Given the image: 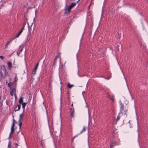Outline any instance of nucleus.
<instances>
[{"label":"nucleus","instance_id":"29","mask_svg":"<svg viewBox=\"0 0 148 148\" xmlns=\"http://www.w3.org/2000/svg\"><path fill=\"white\" fill-rule=\"evenodd\" d=\"M15 144L16 147H17L18 145V144L17 143H16Z\"/></svg>","mask_w":148,"mask_h":148},{"label":"nucleus","instance_id":"9","mask_svg":"<svg viewBox=\"0 0 148 148\" xmlns=\"http://www.w3.org/2000/svg\"><path fill=\"white\" fill-rule=\"evenodd\" d=\"M71 116V117H74V110L73 108H72L70 109Z\"/></svg>","mask_w":148,"mask_h":148},{"label":"nucleus","instance_id":"36","mask_svg":"<svg viewBox=\"0 0 148 148\" xmlns=\"http://www.w3.org/2000/svg\"><path fill=\"white\" fill-rule=\"evenodd\" d=\"M79 1V0L77 2V3Z\"/></svg>","mask_w":148,"mask_h":148},{"label":"nucleus","instance_id":"3","mask_svg":"<svg viewBox=\"0 0 148 148\" xmlns=\"http://www.w3.org/2000/svg\"><path fill=\"white\" fill-rule=\"evenodd\" d=\"M10 95L12 96H13L14 95L15 98L16 99L17 97L16 94L15 87H14L13 88H10Z\"/></svg>","mask_w":148,"mask_h":148},{"label":"nucleus","instance_id":"15","mask_svg":"<svg viewBox=\"0 0 148 148\" xmlns=\"http://www.w3.org/2000/svg\"><path fill=\"white\" fill-rule=\"evenodd\" d=\"M5 3H6V2L5 1H3L2 0L0 2V4H1V6H3V4H5Z\"/></svg>","mask_w":148,"mask_h":148},{"label":"nucleus","instance_id":"18","mask_svg":"<svg viewBox=\"0 0 148 148\" xmlns=\"http://www.w3.org/2000/svg\"><path fill=\"white\" fill-rule=\"evenodd\" d=\"M120 117L121 116H119V115L118 114V116H117L116 119V121H117L119 119Z\"/></svg>","mask_w":148,"mask_h":148},{"label":"nucleus","instance_id":"27","mask_svg":"<svg viewBox=\"0 0 148 148\" xmlns=\"http://www.w3.org/2000/svg\"><path fill=\"white\" fill-rule=\"evenodd\" d=\"M85 93V91H83L82 92V94L83 95H84V94Z\"/></svg>","mask_w":148,"mask_h":148},{"label":"nucleus","instance_id":"19","mask_svg":"<svg viewBox=\"0 0 148 148\" xmlns=\"http://www.w3.org/2000/svg\"><path fill=\"white\" fill-rule=\"evenodd\" d=\"M11 145L10 144V142H9L8 144V148H11Z\"/></svg>","mask_w":148,"mask_h":148},{"label":"nucleus","instance_id":"31","mask_svg":"<svg viewBox=\"0 0 148 148\" xmlns=\"http://www.w3.org/2000/svg\"><path fill=\"white\" fill-rule=\"evenodd\" d=\"M15 80L16 81V80H17V79L16 78V77H15Z\"/></svg>","mask_w":148,"mask_h":148},{"label":"nucleus","instance_id":"12","mask_svg":"<svg viewBox=\"0 0 148 148\" xmlns=\"http://www.w3.org/2000/svg\"><path fill=\"white\" fill-rule=\"evenodd\" d=\"M67 86L68 88H71L72 87L74 86V85L71 84L69 83H68L67 84Z\"/></svg>","mask_w":148,"mask_h":148},{"label":"nucleus","instance_id":"26","mask_svg":"<svg viewBox=\"0 0 148 148\" xmlns=\"http://www.w3.org/2000/svg\"><path fill=\"white\" fill-rule=\"evenodd\" d=\"M26 24V23H24V24H23V27H25V25Z\"/></svg>","mask_w":148,"mask_h":148},{"label":"nucleus","instance_id":"14","mask_svg":"<svg viewBox=\"0 0 148 148\" xmlns=\"http://www.w3.org/2000/svg\"><path fill=\"white\" fill-rule=\"evenodd\" d=\"M115 142L114 141H113L111 143L110 146V148H113L114 147V144H115Z\"/></svg>","mask_w":148,"mask_h":148},{"label":"nucleus","instance_id":"11","mask_svg":"<svg viewBox=\"0 0 148 148\" xmlns=\"http://www.w3.org/2000/svg\"><path fill=\"white\" fill-rule=\"evenodd\" d=\"M76 4V3H72L71 4V5L69 6V7L71 8L72 9L73 7H74Z\"/></svg>","mask_w":148,"mask_h":148},{"label":"nucleus","instance_id":"34","mask_svg":"<svg viewBox=\"0 0 148 148\" xmlns=\"http://www.w3.org/2000/svg\"><path fill=\"white\" fill-rule=\"evenodd\" d=\"M67 94H69V92H67Z\"/></svg>","mask_w":148,"mask_h":148},{"label":"nucleus","instance_id":"8","mask_svg":"<svg viewBox=\"0 0 148 148\" xmlns=\"http://www.w3.org/2000/svg\"><path fill=\"white\" fill-rule=\"evenodd\" d=\"M24 29V27L22 28L21 30L18 33L17 35L16 36V38H18L21 34Z\"/></svg>","mask_w":148,"mask_h":148},{"label":"nucleus","instance_id":"35","mask_svg":"<svg viewBox=\"0 0 148 148\" xmlns=\"http://www.w3.org/2000/svg\"><path fill=\"white\" fill-rule=\"evenodd\" d=\"M110 78V77L109 78H107V79H109Z\"/></svg>","mask_w":148,"mask_h":148},{"label":"nucleus","instance_id":"16","mask_svg":"<svg viewBox=\"0 0 148 148\" xmlns=\"http://www.w3.org/2000/svg\"><path fill=\"white\" fill-rule=\"evenodd\" d=\"M85 131H86V129L85 128V127H84L83 128V129L81 131L80 134H81L83 132H85Z\"/></svg>","mask_w":148,"mask_h":148},{"label":"nucleus","instance_id":"22","mask_svg":"<svg viewBox=\"0 0 148 148\" xmlns=\"http://www.w3.org/2000/svg\"><path fill=\"white\" fill-rule=\"evenodd\" d=\"M58 57H59L58 56H57L55 58L54 60V64H55V63H56V61L57 58Z\"/></svg>","mask_w":148,"mask_h":148},{"label":"nucleus","instance_id":"6","mask_svg":"<svg viewBox=\"0 0 148 148\" xmlns=\"http://www.w3.org/2000/svg\"><path fill=\"white\" fill-rule=\"evenodd\" d=\"M7 64L8 65V68L9 70L11 69L12 67V63L10 61H8L7 62Z\"/></svg>","mask_w":148,"mask_h":148},{"label":"nucleus","instance_id":"23","mask_svg":"<svg viewBox=\"0 0 148 148\" xmlns=\"http://www.w3.org/2000/svg\"><path fill=\"white\" fill-rule=\"evenodd\" d=\"M10 84H11V83H8V87H10V88H12V87H11V85H10Z\"/></svg>","mask_w":148,"mask_h":148},{"label":"nucleus","instance_id":"7","mask_svg":"<svg viewBox=\"0 0 148 148\" xmlns=\"http://www.w3.org/2000/svg\"><path fill=\"white\" fill-rule=\"evenodd\" d=\"M71 9L69 7V5L67 6L65 9V12L66 13H69Z\"/></svg>","mask_w":148,"mask_h":148},{"label":"nucleus","instance_id":"21","mask_svg":"<svg viewBox=\"0 0 148 148\" xmlns=\"http://www.w3.org/2000/svg\"><path fill=\"white\" fill-rule=\"evenodd\" d=\"M11 42V41H8L6 44V46H5V47L6 48L8 45Z\"/></svg>","mask_w":148,"mask_h":148},{"label":"nucleus","instance_id":"4","mask_svg":"<svg viewBox=\"0 0 148 148\" xmlns=\"http://www.w3.org/2000/svg\"><path fill=\"white\" fill-rule=\"evenodd\" d=\"M23 112L20 114L19 115V118L18 122L19 123V126L20 128H21V126L22 125V120L23 116Z\"/></svg>","mask_w":148,"mask_h":148},{"label":"nucleus","instance_id":"30","mask_svg":"<svg viewBox=\"0 0 148 148\" xmlns=\"http://www.w3.org/2000/svg\"><path fill=\"white\" fill-rule=\"evenodd\" d=\"M38 64H39V63H37L36 66H38Z\"/></svg>","mask_w":148,"mask_h":148},{"label":"nucleus","instance_id":"28","mask_svg":"<svg viewBox=\"0 0 148 148\" xmlns=\"http://www.w3.org/2000/svg\"><path fill=\"white\" fill-rule=\"evenodd\" d=\"M30 39V38L29 37H28V38H27V41H28Z\"/></svg>","mask_w":148,"mask_h":148},{"label":"nucleus","instance_id":"10","mask_svg":"<svg viewBox=\"0 0 148 148\" xmlns=\"http://www.w3.org/2000/svg\"><path fill=\"white\" fill-rule=\"evenodd\" d=\"M27 103L26 102H24L22 104V107L23 108V112L25 110V107L26 104H27Z\"/></svg>","mask_w":148,"mask_h":148},{"label":"nucleus","instance_id":"25","mask_svg":"<svg viewBox=\"0 0 148 148\" xmlns=\"http://www.w3.org/2000/svg\"><path fill=\"white\" fill-rule=\"evenodd\" d=\"M38 67V66H35V67H34V69H35L37 70V69Z\"/></svg>","mask_w":148,"mask_h":148},{"label":"nucleus","instance_id":"17","mask_svg":"<svg viewBox=\"0 0 148 148\" xmlns=\"http://www.w3.org/2000/svg\"><path fill=\"white\" fill-rule=\"evenodd\" d=\"M18 107V109L17 110H15V111L16 112L18 110H20L21 108V106L20 105H18L17 106Z\"/></svg>","mask_w":148,"mask_h":148},{"label":"nucleus","instance_id":"37","mask_svg":"<svg viewBox=\"0 0 148 148\" xmlns=\"http://www.w3.org/2000/svg\"><path fill=\"white\" fill-rule=\"evenodd\" d=\"M2 103H1V105H2Z\"/></svg>","mask_w":148,"mask_h":148},{"label":"nucleus","instance_id":"33","mask_svg":"<svg viewBox=\"0 0 148 148\" xmlns=\"http://www.w3.org/2000/svg\"><path fill=\"white\" fill-rule=\"evenodd\" d=\"M29 36H30V35H31V34H30H30H29Z\"/></svg>","mask_w":148,"mask_h":148},{"label":"nucleus","instance_id":"20","mask_svg":"<svg viewBox=\"0 0 148 148\" xmlns=\"http://www.w3.org/2000/svg\"><path fill=\"white\" fill-rule=\"evenodd\" d=\"M36 70L35 69H34L33 71L32 72V73L33 74H34V75H35L36 74Z\"/></svg>","mask_w":148,"mask_h":148},{"label":"nucleus","instance_id":"1","mask_svg":"<svg viewBox=\"0 0 148 148\" xmlns=\"http://www.w3.org/2000/svg\"><path fill=\"white\" fill-rule=\"evenodd\" d=\"M120 112L119 113V116L121 117L123 116L124 117H126L127 115V110L126 109L124 110V109L123 106V104L121 103V101H120Z\"/></svg>","mask_w":148,"mask_h":148},{"label":"nucleus","instance_id":"5","mask_svg":"<svg viewBox=\"0 0 148 148\" xmlns=\"http://www.w3.org/2000/svg\"><path fill=\"white\" fill-rule=\"evenodd\" d=\"M14 119H13V122L12 124V127L11 128V132L10 134V136L14 132Z\"/></svg>","mask_w":148,"mask_h":148},{"label":"nucleus","instance_id":"13","mask_svg":"<svg viewBox=\"0 0 148 148\" xmlns=\"http://www.w3.org/2000/svg\"><path fill=\"white\" fill-rule=\"evenodd\" d=\"M23 97H21L19 99V102L20 104L22 103L23 102Z\"/></svg>","mask_w":148,"mask_h":148},{"label":"nucleus","instance_id":"38","mask_svg":"<svg viewBox=\"0 0 148 148\" xmlns=\"http://www.w3.org/2000/svg\"><path fill=\"white\" fill-rule=\"evenodd\" d=\"M36 12V10H35V12Z\"/></svg>","mask_w":148,"mask_h":148},{"label":"nucleus","instance_id":"24","mask_svg":"<svg viewBox=\"0 0 148 148\" xmlns=\"http://www.w3.org/2000/svg\"><path fill=\"white\" fill-rule=\"evenodd\" d=\"M4 58V57L3 56H0V58H1V59H3Z\"/></svg>","mask_w":148,"mask_h":148},{"label":"nucleus","instance_id":"32","mask_svg":"<svg viewBox=\"0 0 148 148\" xmlns=\"http://www.w3.org/2000/svg\"><path fill=\"white\" fill-rule=\"evenodd\" d=\"M74 136V138H75L76 137V136Z\"/></svg>","mask_w":148,"mask_h":148},{"label":"nucleus","instance_id":"2","mask_svg":"<svg viewBox=\"0 0 148 148\" xmlns=\"http://www.w3.org/2000/svg\"><path fill=\"white\" fill-rule=\"evenodd\" d=\"M3 72L5 76L8 75V73L7 71L5 66L4 65H1L0 66V74L1 76L3 75Z\"/></svg>","mask_w":148,"mask_h":148}]
</instances>
